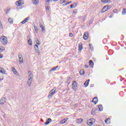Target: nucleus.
Here are the masks:
<instances>
[{
    "mask_svg": "<svg viewBox=\"0 0 126 126\" xmlns=\"http://www.w3.org/2000/svg\"><path fill=\"white\" fill-rule=\"evenodd\" d=\"M0 41L3 45H6L8 42L7 41V37L4 35H2L0 37Z\"/></svg>",
    "mask_w": 126,
    "mask_h": 126,
    "instance_id": "obj_1",
    "label": "nucleus"
},
{
    "mask_svg": "<svg viewBox=\"0 0 126 126\" xmlns=\"http://www.w3.org/2000/svg\"><path fill=\"white\" fill-rule=\"evenodd\" d=\"M28 78L27 84L28 86L30 87V86H31V83H32V81H33V74H30Z\"/></svg>",
    "mask_w": 126,
    "mask_h": 126,
    "instance_id": "obj_2",
    "label": "nucleus"
},
{
    "mask_svg": "<svg viewBox=\"0 0 126 126\" xmlns=\"http://www.w3.org/2000/svg\"><path fill=\"white\" fill-rule=\"evenodd\" d=\"M56 92H57V89H52L49 93V94L48 96V97L49 98V99H51V98H52V97H53L54 96V95H55V93H56Z\"/></svg>",
    "mask_w": 126,
    "mask_h": 126,
    "instance_id": "obj_3",
    "label": "nucleus"
},
{
    "mask_svg": "<svg viewBox=\"0 0 126 126\" xmlns=\"http://www.w3.org/2000/svg\"><path fill=\"white\" fill-rule=\"evenodd\" d=\"M16 5H17V8H19L22 4H24V3L22 2V0H19L15 2Z\"/></svg>",
    "mask_w": 126,
    "mask_h": 126,
    "instance_id": "obj_4",
    "label": "nucleus"
},
{
    "mask_svg": "<svg viewBox=\"0 0 126 126\" xmlns=\"http://www.w3.org/2000/svg\"><path fill=\"white\" fill-rule=\"evenodd\" d=\"M72 88L74 90L76 91L77 89H76V87H77V82L76 81H73V83L72 84Z\"/></svg>",
    "mask_w": 126,
    "mask_h": 126,
    "instance_id": "obj_5",
    "label": "nucleus"
},
{
    "mask_svg": "<svg viewBox=\"0 0 126 126\" xmlns=\"http://www.w3.org/2000/svg\"><path fill=\"white\" fill-rule=\"evenodd\" d=\"M92 102V103H94V105H96L98 102V97L97 96L94 97Z\"/></svg>",
    "mask_w": 126,
    "mask_h": 126,
    "instance_id": "obj_6",
    "label": "nucleus"
},
{
    "mask_svg": "<svg viewBox=\"0 0 126 126\" xmlns=\"http://www.w3.org/2000/svg\"><path fill=\"white\" fill-rule=\"evenodd\" d=\"M89 36V34L88 32H85L84 35H83V39L84 40H87L88 39V37Z\"/></svg>",
    "mask_w": 126,
    "mask_h": 126,
    "instance_id": "obj_7",
    "label": "nucleus"
},
{
    "mask_svg": "<svg viewBox=\"0 0 126 126\" xmlns=\"http://www.w3.org/2000/svg\"><path fill=\"white\" fill-rule=\"evenodd\" d=\"M18 58L20 63H23V57H22V55L21 54H19L18 55Z\"/></svg>",
    "mask_w": 126,
    "mask_h": 126,
    "instance_id": "obj_8",
    "label": "nucleus"
},
{
    "mask_svg": "<svg viewBox=\"0 0 126 126\" xmlns=\"http://www.w3.org/2000/svg\"><path fill=\"white\" fill-rule=\"evenodd\" d=\"M5 100H6L5 97H2L0 100V104L3 105L5 103Z\"/></svg>",
    "mask_w": 126,
    "mask_h": 126,
    "instance_id": "obj_9",
    "label": "nucleus"
},
{
    "mask_svg": "<svg viewBox=\"0 0 126 126\" xmlns=\"http://www.w3.org/2000/svg\"><path fill=\"white\" fill-rule=\"evenodd\" d=\"M76 122L77 124H81L83 122V119L80 118V119H77L76 120Z\"/></svg>",
    "mask_w": 126,
    "mask_h": 126,
    "instance_id": "obj_10",
    "label": "nucleus"
},
{
    "mask_svg": "<svg viewBox=\"0 0 126 126\" xmlns=\"http://www.w3.org/2000/svg\"><path fill=\"white\" fill-rule=\"evenodd\" d=\"M93 123L92 121H91V119L89 120L87 122V125H88V126H91L93 125Z\"/></svg>",
    "mask_w": 126,
    "mask_h": 126,
    "instance_id": "obj_11",
    "label": "nucleus"
},
{
    "mask_svg": "<svg viewBox=\"0 0 126 126\" xmlns=\"http://www.w3.org/2000/svg\"><path fill=\"white\" fill-rule=\"evenodd\" d=\"M98 111V109L96 108H93L92 110V115H95L96 114V111Z\"/></svg>",
    "mask_w": 126,
    "mask_h": 126,
    "instance_id": "obj_12",
    "label": "nucleus"
},
{
    "mask_svg": "<svg viewBox=\"0 0 126 126\" xmlns=\"http://www.w3.org/2000/svg\"><path fill=\"white\" fill-rule=\"evenodd\" d=\"M89 65H90L91 67H93V65H94V63L93 62V61L90 60L89 62Z\"/></svg>",
    "mask_w": 126,
    "mask_h": 126,
    "instance_id": "obj_13",
    "label": "nucleus"
},
{
    "mask_svg": "<svg viewBox=\"0 0 126 126\" xmlns=\"http://www.w3.org/2000/svg\"><path fill=\"white\" fill-rule=\"evenodd\" d=\"M35 51L37 53L38 55H40L41 52H40V50H39V47H34Z\"/></svg>",
    "mask_w": 126,
    "mask_h": 126,
    "instance_id": "obj_14",
    "label": "nucleus"
},
{
    "mask_svg": "<svg viewBox=\"0 0 126 126\" xmlns=\"http://www.w3.org/2000/svg\"><path fill=\"white\" fill-rule=\"evenodd\" d=\"M52 122V119L48 118V120L46 121V122L45 123V125H49L50 123Z\"/></svg>",
    "mask_w": 126,
    "mask_h": 126,
    "instance_id": "obj_15",
    "label": "nucleus"
},
{
    "mask_svg": "<svg viewBox=\"0 0 126 126\" xmlns=\"http://www.w3.org/2000/svg\"><path fill=\"white\" fill-rule=\"evenodd\" d=\"M5 50V48L4 47L0 46V53L1 54Z\"/></svg>",
    "mask_w": 126,
    "mask_h": 126,
    "instance_id": "obj_16",
    "label": "nucleus"
},
{
    "mask_svg": "<svg viewBox=\"0 0 126 126\" xmlns=\"http://www.w3.org/2000/svg\"><path fill=\"white\" fill-rule=\"evenodd\" d=\"M82 49H83V47H82V43L79 44V46H78L79 51H81Z\"/></svg>",
    "mask_w": 126,
    "mask_h": 126,
    "instance_id": "obj_17",
    "label": "nucleus"
},
{
    "mask_svg": "<svg viewBox=\"0 0 126 126\" xmlns=\"http://www.w3.org/2000/svg\"><path fill=\"white\" fill-rule=\"evenodd\" d=\"M12 71L14 73V74H16V73H17V70L16 69L14 68V67L12 68Z\"/></svg>",
    "mask_w": 126,
    "mask_h": 126,
    "instance_id": "obj_18",
    "label": "nucleus"
},
{
    "mask_svg": "<svg viewBox=\"0 0 126 126\" xmlns=\"http://www.w3.org/2000/svg\"><path fill=\"white\" fill-rule=\"evenodd\" d=\"M28 43L30 46H32V39H31V38H29L28 40Z\"/></svg>",
    "mask_w": 126,
    "mask_h": 126,
    "instance_id": "obj_19",
    "label": "nucleus"
},
{
    "mask_svg": "<svg viewBox=\"0 0 126 126\" xmlns=\"http://www.w3.org/2000/svg\"><path fill=\"white\" fill-rule=\"evenodd\" d=\"M59 67V66H57L56 67H54L50 69V71H55Z\"/></svg>",
    "mask_w": 126,
    "mask_h": 126,
    "instance_id": "obj_20",
    "label": "nucleus"
},
{
    "mask_svg": "<svg viewBox=\"0 0 126 126\" xmlns=\"http://www.w3.org/2000/svg\"><path fill=\"white\" fill-rule=\"evenodd\" d=\"M33 4H38L39 3V0H32Z\"/></svg>",
    "mask_w": 126,
    "mask_h": 126,
    "instance_id": "obj_21",
    "label": "nucleus"
},
{
    "mask_svg": "<svg viewBox=\"0 0 126 126\" xmlns=\"http://www.w3.org/2000/svg\"><path fill=\"white\" fill-rule=\"evenodd\" d=\"M98 109L100 111H103V106L102 105V104H100L98 105Z\"/></svg>",
    "mask_w": 126,
    "mask_h": 126,
    "instance_id": "obj_22",
    "label": "nucleus"
},
{
    "mask_svg": "<svg viewBox=\"0 0 126 126\" xmlns=\"http://www.w3.org/2000/svg\"><path fill=\"white\" fill-rule=\"evenodd\" d=\"M79 72H80V75H84V74H85L84 70H81Z\"/></svg>",
    "mask_w": 126,
    "mask_h": 126,
    "instance_id": "obj_23",
    "label": "nucleus"
},
{
    "mask_svg": "<svg viewBox=\"0 0 126 126\" xmlns=\"http://www.w3.org/2000/svg\"><path fill=\"white\" fill-rule=\"evenodd\" d=\"M105 124H106L107 125H109V124H110V119L108 118L106 120H105Z\"/></svg>",
    "mask_w": 126,
    "mask_h": 126,
    "instance_id": "obj_24",
    "label": "nucleus"
},
{
    "mask_svg": "<svg viewBox=\"0 0 126 126\" xmlns=\"http://www.w3.org/2000/svg\"><path fill=\"white\" fill-rule=\"evenodd\" d=\"M33 27L35 30V33H38V28L36 27V25H34Z\"/></svg>",
    "mask_w": 126,
    "mask_h": 126,
    "instance_id": "obj_25",
    "label": "nucleus"
},
{
    "mask_svg": "<svg viewBox=\"0 0 126 126\" xmlns=\"http://www.w3.org/2000/svg\"><path fill=\"white\" fill-rule=\"evenodd\" d=\"M107 6H105L101 9L102 12H106V11H105V10H106V9H107Z\"/></svg>",
    "mask_w": 126,
    "mask_h": 126,
    "instance_id": "obj_26",
    "label": "nucleus"
},
{
    "mask_svg": "<svg viewBox=\"0 0 126 126\" xmlns=\"http://www.w3.org/2000/svg\"><path fill=\"white\" fill-rule=\"evenodd\" d=\"M110 0H101V2H103L104 3H108Z\"/></svg>",
    "mask_w": 126,
    "mask_h": 126,
    "instance_id": "obj_27",
    "label": "nucleus"
},
{
    "mask_svg": "<svg viewBox=\"0 0 126 126\" xmlns=\"http://www.w3.org/2000/svg\"><path fill=\"white\" fill-rule=\"evenodd\" d=\"M76 6V3H73L70 5V8H74Z\"/></svg>",
    "mask_w": 126,
    "mask_h": 126,
    "instance_id": "obj_28",
    "label": "nucleus"
},
{
    "mask_svg": "<svg viewBox=\"0 0 126 126\" xmlns=\"http://www.w3.org/2000/svg\"><path fill=\"white\" fill-rule=\"evenodd\" d=\"M8 22H9L10 24H12V23H13V21L12 20V19H11V18H8Z\"/></svg>",
    "mask_w": 126,
    "mask_h": 126,
    "instance_id": "obj_29",
    "label": "nucleus"
},
{
    "mask_svg": "<svg viewBox=\"0 0 126 126\" xmlns=\"http://www.w3.org/2000/svg\"><path fill=\"white\" fill-rule=\"evenodd\" d=\"M84 85L85 86V87H87V86H88V85H89V82L86 81L84 83Z\"/></svg>",
    "mask_w": 126,
    "mask_h": 126,
    "instance_id": "obj_30",
    "label": "nucleus"
},
{
    "mask_svg": "<svg viewBox=\"0 0 126 126\" xmlns=\"http://www.w3.org/2000/svg\"><path fill=\"white\" fill-rule=\"evenodd\" d=\"M46 12H49V10H50V7H49V5H46Z\"/></svg>",
    "mask_w": 126,
    "mask_h": 126,
    "instance_id": "obj_31",
    "label": "nucleus"
},
{
    "mask_svg": "<svg viewBox=\"0 0 126 126\" xmlns=\"http://www.w3.org/2000/svg\"><path fill=\"white\" fill-rule=\"evenodd\" d=\"M122 14H123V15H125V14H126V8H124V9L123 10Z\"/></svg>",
    "mask_w": 126,
    "mask_h": 126,
    "instance_id": "obj_32",
    "label": "nucleus"
},
{
    "mask_svg": "<svg viewBox=\"0 0 126 126\" xmlns=\"http://www.w3.org/2000/svg\"><path fill=\"white\" fill-rule=\"evenodd\" d=\"M5 10H6V11H5V14H7V13L9 12V10H10V9H5Z\"/></svg>",
    "mask_w": 126,
    "mask_h": 126,
    "instance_id": "obj_33",
    "label": "nucleus"
},
{
    "mask_svg": "<svg viewBox=\"0 0 126 126\" xmlns=\"http://www.w3.org/2000/svg\"><path fill=\"white\" fill-rule=\"evenodd\" d=\"M52 0H46L47 2H48V3H46V5H49L50 2H51Z\"/></svg>",
    "mask_w": 126,
    "mask_h": 126,
    "instance_id": "obj_34",
    "label": "nucleus"
},
{
    "mask_svg": "<svg viewBox=\"0 0 126 126\" xmlns=\"http://www.w3.org/2000/svg\"><path fill=\"white\" fill-rule=\"evenodd\" d=\"M30 19V17H28L26 18L24 20L26 22H27V21H28V20H29Z\"/></svg>",
    "mask_w": 126,
    "mask_h": 126,
    "instance_id": "obj_35",
    "label": "nucleus"
},
{
    "mask_svg": "<svg viewBox=\"0 0 126 126\" xmlns=\"http://www.w3.org/2000/svg\"><path fill=\"white\" fill-rule=\"evenodd\" d=\"M0 28L1 29H3V27L2 26V24L1 23V21L0 20Z\"/></svg>",
    "mask_w": 126,
    "mask_h": 126,
    "instance_id": "obj_36",
    "label": "nucleus"
},
{
    "mask_svg": "<svg viewBox=\"0 0 126 126\" xmlns=\"http://www.w3.org/2000/svg\"><path fill=\"white\" fill-rule=\"evenodd\" d=\"M106 9L104 11H107V10H108V9H110V8H111V6H109L108 5H106Z\"/></svg>",
    "mask_w": 126,
    "mask_h": 126,
    "instance_id": "obj_37",
    "label": "nucleus"
},
{
    "mask_svg": "<svg viewBox=\"0 0 126 126\" xmlns=\"http://www.w3.org/2000/svg\"><path fill=\"white\" fill-rule=\"evenodd\" d=\"M60 2H61V3H62V4L64 3V2H65V0H60Z\"/></svg>",
    "mask_w": 126,
    "mask_h": 126,
    "instance_id": "obj_38",
    "label": "nucleus"
},
{
    "mask_svg": "<svg viewBox=\"0 0 126 126\" xmlns=\"http://www.w3.org/2000/svg\"><path fill=\"white\" fill-rule=\"evenodd\" d=\"M91 122H92L93 124L95 123V119H91Z\"/></svg>",
    "mask_w": 126,
    "mask_h": 126,
    "instance_id": "obj_39",
    "label": "nucleus"
},
{
    "mask_svg": "<svg viewBox=\"0 0 126 126\" xmlns=\"http://www.w3.org/2000/svg\"><path fill=\"white\" fill-rule=\"evenodd\" d=\"M35 42L36 43H39L40 41H39V39H38V38H35Z\"/></svg>",
    "mask_w": 126,
    "mask_h": 126,
    "instance_id": "obj_40",
    "label": "nucleus"
},
{
    "mask_svg": "<svg viewBox=\"0 0 126 126\" xmlns=\"http://www.w3.org/2000/svg\"><path fill=\"white\" fill-rule=\"evenodd\" d=\"M91 50H93V46H92V44H89Z\"/></svg>",
    "mask_w": 126,
    "mask_h": 126,
    "instance_id": "obj_41",
    "label": "nucleus"
},
{
    "mask_svg": "<svg viewBox=\"0 0 126 126\" xmlns=\"http://www.w3.org/2000/svg\"><path fill=\"white\" fill-rule=\"evenodd\" d=\"M2 70H4V69L1 67H0V73H1V72H2Z\"/></svg>",
    "mask_w": 126,
    "mask_h": 126,
    "instance_id": "obj_42",
    "label": "nucleus"
},
{
    "mask_svg": "<svg viewBox=\"0 0 126 126\" xmlns=\"http://www.w3.org/2000/svg\"><path fill=\"white\" fill-rule=\"evenodd\" d=\"M41 31L42 32H45V27L41 28Z\"/></svg>",
    "mask_w": 126,
    "mask_h": 126,
    "instance_id": "obj_43",
    "label": "nucleus"
},
{
    "mask_svg": "<svg viewBox=\"0 0 126 126\" xmlns=\"http://www.w3.org/2000/svg\"><path fill=\"white\" fill-rule=\"evenodd\" d=\"M71 1H68L67 3H66L65 5H67V4H70V3H71Z\"/></svg>",
    "mask_w": 126,
    "mask_h": 126,
    "instance_id": "obj_44",
    "label": "nucleus"
},
{
    "mask_svg": "<svg viewBox=\"0 0 126 126\" xmlns=\"http://www.w3.org/2000/svg\"><path fill=\"white\" fill-rule=\"evenodd\" d=\"M3 58V55L1 54V53H0V59H2Z\"/></svg>",
    "mask_w": 126,
    "mask_h": 126,
    "instance_id": "obj_45",
    "label": "nucleus"
},
{
    "mask_svg": "<svg viewBox=\"0 0 126 126\" xmlns=\"http://www.w3.org/2000/svg\"><path fill=\"white\" fill-rule=\"evenodd\" d=\"M21 24H25V23H26V22L24 20L21 22Z\"/></svg>",
    "mask_w": 126,
    "mask_h": 126,
    "instance_id": "obj_46",
    "label": "nucleus"
},
{
    "mask_svg": "<svg viewBox=\"0 0 126 126\" xmlns=\"http://www.w3.org/2000/svg\"><path fill=\"white\" fill-rule=\"evenodd\" d=\"M92 22H93V21L90 20L89 23V25H91V24H92Z\"/></svg>",
    "mask_w": 126,
    "mask_h": 126,
    "instance_id": "obj_47",
    "label": "nucleus"
},
{
    "mask_svg": "<svg viewBox=\"0 0 126 126\" xmlns=\"http://www.w3.org/2000/svg\"><path fill=\"white\" fill-rule=\"evenodd\" d=\"M69 37H72L73 36V34H72V33H70L69 34Z\"/></svg>",
    "mask_w": 126,
    "mask_h": 126,
    "instance_id": "obj_48",
    "label": "nucleus"
},
{
    "mask_svg": "<svg viewBox=\"0 0 126 126\" xmlns=\"http://www.w3.org/2000/svg\"><path fill=\"white\" fill-rule=\"evenodd\" d=\"M5 72H6V71L3 70V71H2L1 73H3V74H5Z\"/></svg>",
    "mask_w": 126,
    "mask_h": 126,
    "instance_id": "obj_49",
    "label": "nucleus"
},
{
    "mask_svg": "<svg viewBox=\"0 0 126 126\" xmlns=\"http://www.w3.org/2000/svg\"><path fill=\"white\" fill-rule=\"evenodd\" d=\"M117 11V9H114L113 10L114 13H116Z\"/></svg>",
    "mask_w": 126,
    "mask_h": 126,
    "instance_id": "obj_50",
    "label": "nucleus"
},
{
    "mask_svg": "<svg viewBox=\"0 0 126 126\" xmlns=\"http://www.w3.org/2000/svg\"><path fill=\"white\" fill-rule=\"evenodd\" d=\"M37 47H39V46H38V45L35 44V45L34 46V48H37Z\"/></svg>",
    "mask_w": 126,
    "mask_h": 126,
    "instance_id": "obj_51",
    "label": "nucleus"
},
{
    "mask_svg": "<svg viewBox=\"0 0 126 126\" xmlns=\"http://www.w3.org/2000/svg\"><path fill=\"white\" fill-rule=\"evenodd\" d=\"M44 27V26L43 25H41L40 26V28H41V29L43 28Z\"/></svg>",
    "mask_w": 126,
    "mask_h": 126,
    "instance_id": "obj_52",
    "label": "nucleus"
},
{
    "mask_svg": "<svg viewBox=\"0 0 126 126\" xmlns=\"http://www.w3.org/2000/svg\"><path fill=\"white\" fill-rule=\"evenodd\" d=\"M65 122H66V121H65V120H64V121L62 120V123H63V124H64V123H65Z\"/></svg>",
    "mask_w": 126,
    "mask_h": 126,
    "instance_id": "obj_53",
    "label": "nucleus"
},
{
    "mask_svg": "<svg viewBox=\"0 0 126 126\" xmlns=\"http://www.w3.org/2000/svg\"><path fill=\"white\" fill-rule=\"evenodd\" d=\"M40 44H41V43L40 42H36V45H39Z\"/></svg>",
    "mask_w": 126,
    "mask_h": 126,
    "instance_id": "obj_54",
    "label": "nucleus"
},
{
    "mask_svg": "<svg viewBox=\"0 0 126 126\" xmlns=\"http://www.w3.org/2000/svg\"><path fill=\"white\" fill-rule=\"evenodd\" d=\"M28 73H29H29H30V74H32V72H31V71H29V72H28Z\"/></svg>",
    "mask_w": 126,
    "mask_h": 126,
    "instance_id": "obj_55",
    "label": "nucleus"
},
{
    "mask_svg": "<svg viewBox=\"0 0 126 126\" xmlns=\"http://www.w3.org/2000/svg\"><path fill=\"white\" fill-rule=\"evenodd\" d=\"M1 80H3V77H2V78H0V81H1Z\"/></svg>",
    "mask_w": 126,
    "mask_h": 126,
    "instance_id": "obj_56",
    "label": "nucleus"
},
{
    "mask_svg": "<svg viewBox=\"0 0 126 126\" xmlns=\"http://www.w3.org/2000/svg\"><path fill=\"white\" fill-rule=\"evenodd\" d=\"M76 13V11H75V10H74L73 11V13Z\"/></svg>",
    "mask_w": 126,
    "mask_h": 126,
    "instance_id": "obj_57",
    "label": "nucleus"
},
{
    "mask_svg": "<svg viewBox=\"0 0 126 126\" xmlns=\"http://www.w3.org/2000/svg\"><path fill=\"white\" fill-rule=\"evenodd\" d=\"M28 39H30V35L28 36Z\"/></svg>",
    "mask_w": 126,
    "mask_h": 126,
    "instance_id": "obj_58",
    "label": "nucleus"
},
{
    "mask_svg": "<svg viewBox=\"0 0 126 126\" xmlns=\"http://www.w3.org/2000/svg\"><path fill=\"white\" fill-rule=\"evenodd\" d=\"M85 67H86V68H88V67H89V66H88V65H85Z\"/></svg>",
    "mask_w": 126,
    "mask_h": 126,
    "instance_id": "obj_59",
    "label": "nucleus"
},
{
    "mask_svg": "<svg viewBox=\"0 0 126 126\" xmlns=\"http://www.w3.org/2000/svg\"><path fill=\"white\" fill-rule=\"evenodd\" d=\"M86 81H87V82H89V81H90V79L87 80Z\"/></svg>",
    "mask_w": 126,
    "mask_h": 126,
    "instance_id": "obj_60",
    "label": "nucleus"
},
{
    "mask_svg": "<svg viewBox=\"0 0 126 126\" xmlns=\"http://www.w3.org/2000/svg\"><path fill=\"white\" fill-rule=\"evenodd\" d=\"M54 0V1H58V0Z\"/></svg>",
    "mask_w": 126,
    "mask_h": 126,
    "instance_id": "obj_61",
    "label": "nucleus"
},
{
    "mask_svg": "<svg viewBox=\"0 0 126 126\" xmlns=\"http://www.w3.org/2000/svg\"><path fill=\"white\" fill-rule=\"evenodd\" d=\"M77 106V105H75V107H76Z\"/></svg>",
    "mask_w": 126,
    "mask_h": 126,
    "instance_id": "obj_62",
    "label": "nucleus"
},
{
    "mask_svg": "<svg viewBox=\"0 0 126 126\" xmlns=\"http://www.w3.org/2000/svg\"><path fill=\"white\" fill-rule=\"evenodd\" d=\"M20 8H21V7H20Z\"/></svg>",
    "mask_w": 126,
    "mask_h": 126,
    "instance_id": "obj_63",
    "label": "nucleus"
}]
</instances>
